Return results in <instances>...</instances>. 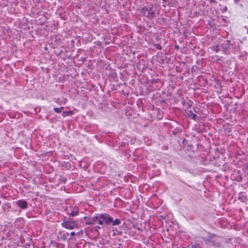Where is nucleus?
Wrapping results in <instances>:
<instances>
[{"label":"nucleus","mask_w":248,"mask_h":248,"mask_svg":"<svg viewBox=\"0 0 248 248\" xmlns=\"http://www.w3.org/2000/svg\"><path fill=\"white\" fill-rule=\"evenodd\" d=\"M203 240L209 246L219 248L221 245V238L214 234H210L204 237Z\"/></svg>","instance_id":"f257e3e1"},{"label":"nucleus","mask_w":248,"mask_h":248,"mask_svg":"<svg viewBox=\"0 0 248 248\" xmlns=\"http://www.w3.org/2000/svg\"><path fill=\"white\" fill-rule=\"evenodd\" d=\"M62 221V222L61 223L62 226L66 229L73 230L78 228V222L70 218L65 217Z\"/></svg>","instance_id":"f03ea898"},{"label":"nucleus","mask_w":248,"mask_h":248,"mask_svg":"<svg viewBox=\"0 0 248 248\" xmlns=\"http://www.w3.org/2000/svg\"><path fill=\"white\" fill-rule=\"evenodd\" d=\"M140 15L148 19H152L155 15V10L153 7H143L140 10Z\"/></svg>","instance_id":"7ed1b4c3"},{"label":"nucleus","mask_w":248,"mask_h":248,"mask_svg":"<svg viewBox=\"0 0 248 248\" xmlns=\"http://www.w3.org/2000/svg\"><path fill=\"white\" fill-rule=\"evenodd\" d=\"M99 224L100 225H108L112 221V217L107 213L99 214Z\"/></svg>","instance_id":"20e7f679"},{"label":"nucleus","mask_w":248,"mask_h":248,"mask_svg":"<svg viewBox=\"0 0 248 248\" xmlns=\"http://www.w3.org/2000/svg\"><path fill=\"white\" fill-rule=\"evenodd\" d=\"M99 214H97L96 216L93 217L92 218H90L89 220L86 223V224H91V225H95L97 223L99 224Z\"/></svg>","instance_id":"39448f33"},{"label":"nucleus","mask_w":248,"mask_h":248,"mask_svg":"<svg viewBox=\"0 0 248 248\" xmlns=\"http://www.w3.org/2000/svg\"><path fill=\"white\" fill-rule=\"evenodd\" d=\"M17 205L22 209H25L28 206V202L22 200H18L16 202Z\"/></svg>","instance_id":"423d86ee"},{"label":"nucleus","mask_w":248,"mask_h":248,"mask_svg":"<svg viewBox=\"0 0 248 248\" xmlns=\"http://www.w3.org/2000/svg\"><path fill=\"white\" fill-rule=\"evenodd\" d=\"M71 212L70 213H69L68 214L69 215H71L73 217L77 216L79 212V209L78 208L75 206L74 207H72L70 208Z\"/></svg>","instance_id":"0eeeda50"},{"label":"nucleus","mask_w":248,"mask_h":248,"mask_svg":"<svg viewBox=\"0 0 248 248\" xmlns=\"http://www.w3.org/2000/svg\"><path fill=\"white\" fill-rule=\"evenodd\" d=\"M230 41L229 40H226L224 43L221 44L222 48H223V51L224 53L226 54L227 53V50L230 46Z\"/></svg>","instance_id":"6e6552de"},{"label":"nucleus","mask_w":248,"mask_h":248,"mask_svg":"<svg viewBox=\"0 0 248 248\" xmlns=\"http://www.w3.org/2000/svg\"><path fill=\"white\" fill-rule=\"evenodd\" d=\"M232 45L233 46V47L234 48V51H233L234 53H235L236 52H237L240 50L239 46L237 43H233Z\"/></svg>","instance_id":"1a4fd4ad"},{"label":"nucleus","mask_w":248,"mask_h":248,"mask_svg":"<svg viewBox=\"0 0 248 248\" xmlns=\"http://www.w3.org/2000/svg\"><path fill=\"white\" fill-rule=\"evenodd\" d=\"M112 226L118 225L121 224V221L119 219H116L115 220H113L112 219V221H111Z\"/></svg>","instance_id":"9d476101"},{"label":"nucleus","mask_w":248,"mask_h":248,"mask_svg":"<svg viewBox=\"0 0 248 248\" xmlns=\"http://www.w3.org/2000/svg\"><path fill=\"white\" fill-rule=\"evenodd\" d=\"M63 109V107H61L59 108H54V110L55 111V112L59 113H61Z\"/></svg>","instance_id":"9b49d317"},{"label":"nucleus","mask_w":248,"mask_h":248,"mask_svg":"<svg viewBox=\"0 0 248 248\" xmlns=\"http://www.w3.org/2000/svg\"><path fill=\"white\" fill-rule=\"evenodd\" d=\"M72 114L71 111H63L62 112V116L65 117L66 116H68Z\"/></svg>","instance_id":"f8f14e48"},{"label":"nucleus","mask_w":248,"mask_h":248,"mask_svg":"<svg viewBox=\"0 0 248 248\" xmlns=\"http://www.w3.org/2000/svg\"><path fill=\"white\" fill-rule=\"evenodd\" d=\"M212 49L216 52H218L219 51L218 46H213L212 47Z\"/></svg>","instance_id":"ddd939ff"},{"label":"nucleus","mask_w":248,"mask_h":248,"mask_svg":"<svg viewBox=\"0 0 248 248\" xmlns=\"http://www.w3.org/2000/svg\"><path fill=\"white\" fill-rule=\"evenodd\" d=\"M154 46L155 47L158 49V50H161L162 49V46H161V45L159 44H155L154 45Z\"/></svg>","instance_id":"4468645a"},{"label":"nucleus","mask_w":248,"mask_h":248,"mask_svg":"<svg viewBox=\"0 0 248 248\" xmlns=\"http://www.w3.org/2000/svg\"><path fill=\"white\" fill-rule=\"evenodd\" d=\"M70 234H71V235L72 236H73L75 235L76 233H75V232H72L70 233Z\"/></svg>","instance_id":"2eb2a0df"},{"label":"nucleus","mask_w":248,"mask_h":248,"mask_svg":"<svg viewBox=\"0 0 248 248\" xmlns=\"http://www.w3.org/2000/svg\"><path fill=\"white\" fill-rule=\"evenodd\" d=\"M101 227L99 226L95 227V229H100Z\"/></svg>","instance_id":"dca6fc26"},{"label":"nucleus","mask_w":248,"mask_h":248,"mask_svg":"<svg viewBox=\"0 0 248 248\" xmlns=\"http://www.w3.org/2000/svg\"><path fill=\"white\" fill-rule=\"evenodd\" d=\"M216 58H217V61H218V60H220V59H219V58H218V56H216Z\"/></svg>","instance_id":"f3484780"},{"label":"nucleus","mask_w":248,"mask_h":248,"mask_svg":"<svg viewBox=\"0 0 248 248\" xmlns=\"http://www.w3.org/2000/svg\"><path fill=\"white\" fill-rule=\"evenodd\" d=\"M247 32H248V29H247Z\"/></svg>","instance_id":"a211bd4d"},{"label":"nucleus","mask_w":248,"mask_h":248,"mask_svg":"<svg viewBox=\"0 0 248 248\" xmlns=\"http://www.w3.org/2000/svg\"><path fill=\"white\" fill-rule=\"evenodd\" d=\"M120 248V247H118V248Z\"/></svg>","instance_id":"6ab92c4d"}]
</instances>
